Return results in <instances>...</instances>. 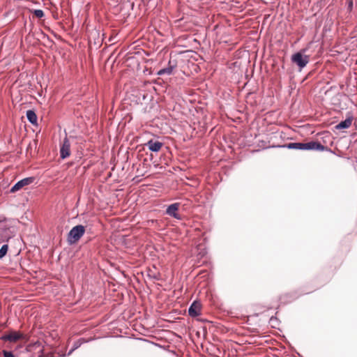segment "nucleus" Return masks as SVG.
I'll return each instance as SVG.
<instances>
[{
    "mask_svg": "<svg viewBox=\"0 0 357 357\" xmlns=\"http://www.w3.org/2000/svg\"><path fill=\"white\" fill-rule=\"evenodd\" d=\"M148 276L153 280H160V275L158 273L153 272L151 269L148 272Z\"/></svg>",
    "mask_w": 357,
    "mask_h": 357,
    "instance_id": "14",
    "label": "nucleus"
},
{
    "mask_svg": "<svg viewBox=\"0 0 357 357\" xmlns=\"http://www.w3.org/2000/svg\"><path fill=\"white\" fill-rule=\"evenodd\" d=\"M58 354H59V357H66V356H67V354H64V353L59 352Z\"/></svg>",
    "mask_w": 357,
    "mask_h": 357,
    "instance_id": "19",
    "label": "nucleus"
},
{
    "mask_svg": "<svg viewBox=\"0 0 357 357\" xmlns=\"http://www.w3.org/2000/svg\"><path fill=\"white\" fill-rule=\"evenodd\" d=\"M306 52V49H303L300 52H296L292 54L291 60V62L298 66L300 70L305 68L309 62V56L305 55L304 53Z\"/></svg>",
    "mask_w": 357,
    "mask_h": 357,
    "instance_id": "2",
    "label": "nucleus"
},
{
    "mask_svg": "<svg viewBox=\"0 0 357 357\" xmlns=\"http://www.w3.org/2000/svg\"><path fill=\"white\" fill-rule=\"evenodd\" d=\"M146 146L148 149L153 152H158L162 146V143L158 141H153V139L149 140Z\"/></svg>",
    "mask_w": 357,
    "mask_h": 357,
    "instance_id": "10",
    "label": "nucleus"
},
{
    "mask_svg": "<svg viewBox=\"0 0 357 357\" xmlns=\"http://www.w3.org/2000/svg\"><path fill=\"white\" fill-rule=\"evenodd\" d=\"M201 305L197 301H194L188 308V314L191 317H197L200 314Z\"/></svg>",
    "mask_w": 357,
    "mask_h": 357,
    "instance_id": "8",
    "label": "nucleus"
},
{
    "mask_svg": "<svg viewBox=\"0 0 357 357\" xmlns=\"http://www.w3.org/2000/svg\"><path fill=\"white\" fill-rule=\"evenodd\" d=\"M85 233V227L82 225L73 227L68 234V241L70 244L77 242Z\"/></svg>",
    "mask_w": 357,
    "mask_h": 357,
    "instance_id": "3",
    "label": "nucleus"
},
{
    "mask_svg": "<svg viewBox=\"0 0 357 357\" xmlns=\"http://www.w3.org/2000/svg\"><path fill=\"white\" fill-rule=\"evenodd\" d=\"M180 204L179 203H174L168 206V207L166 209V213L171 216L174 218L175 219L180 220L181 219V215L177 213V211L178 210Z\"/></svg>",
    "mask_w": 357,
    "mask_h": 357,
    "instance_id": "7",
    "label": "nucleus"
},
{
    "mask_svg": "<svg viewBox=\"0 0 357 357\" xmlns=\"http://www.w3.org/2000/svg\"><path fill=\"white\" fill-rule=\"evenodd\" d=\"M3 357H15L11 351H6V350L3 351Z\"/></svg>",
    "mask_w": 357,
    "mask_h": 357,
    "instance_id": "17",
    "label": "nucleus"
},
{
    "mask_svg": "<svg viewBox=\"0 0 357 357\" xmlns=\"http://www.w3.org/2000/svg\"><path fill=\"white\" fill-rule=\"evenodd\" d=\"M70 155V143L67 137L63 140L62 144L60 147V158L65 159Z\"/></svg>",
    "mask_w": 357,
    "mask_h": 357,
    "instance_id": "5",
    "label": "nucleus"
},
{
    "mask_svg": "<svg viewBox=\"0 0 357 357\" xmlns=\"http://www.w3.org/2000/svg\"><path fill=\"white\" fill-rule=\"evenodd\" d=\"M33 13L38 18H42L45 15L44 12L40 9L34 10Z\"/></svg>",
    "mask_w": 357,
    "mask_h": 357,
    "instance_id": "16",
    "label": "nucleus"
},
{
    "mask_svg": "<svg viewBox=\"0 0 357 357\" xmlns=\"http://www.w3.org/2000/svg\"><path fill=\"white\" fill-rule=\"evenodd\" d=\"M278 147L286 148L288 149H296V150H317V151H324L328 148L322 145L319 142L310 141L307 143L302 142H290L285 144Z\"/></svg>",
    "mask_w": 357,
    "mask_h": 357,
    "instance_id": "1",
    "label": "nucleus"
},
{
    "mask_svg": "<svg viewBox=\"0 0 357 357\" xmlns=\"http://www.w3.org/2000/svg\"><path fill=\"white\" fill-rule=\"evenodd\" d=\"M353 6V2L351 1L349 3V7H351Z\"/></svg>",
    "mask_w": 357,
    "mask_h": 357,
    "instance_id": "22",
    "label": "nucleus"
},
{
    "mask_svg": "<svg viewBox=\"0 0 357 357\" xmlns=\"http://www.w3.org/2000/svg\"><path fill=\"white\" fill-rule=\"evenodd\" d=\"M354 125L355 126H356V121H354Z\"/></svg>",
    "mask_w": 357,
    "mask_h": 357,
    "instance_id": "23",
    "label": "nucleus"
},
{
    "mask_svg": "<svg viewBox=\"0 0 357 357\" xmlns=\"http://www.w3.org/2000/svg\"><path fill=\"white\" fill-rule=\"evenodd\" d=\"M176 66V65L175 63L172 64V61H169L168 66L167 68H164L158 70L157 75L160 76L164 75H171L173 73V70H174Z\"/></svg>",
    "mask_w": 357,
    "mask_h": 357,
    "instance_id": "9",
    "label": "nucleus"
},
{
    "mask_svg": "<svg viewBox=\"0 0 357 357\" xmlns=\"http://www.w3.org/2000/svg\"><path fill=\"white\" fill-rule=\"evenodd\" d=\"M34 181L33 177H26L19 181H17L10 190V192L14 193L21 188H22L25 185H28L32 183Z\"/></svg>",
    "mask_w": 357,
    "mask_h": 357,
    "instance_id": "6",
    "label": "nucleus"
},
{
    "mask_svg": "<svg viewBox=\"0 0 357 357\" xmlns=\"http://www.w3.org/2000/svg\"><path fill=\"white\" fill-rule=\"evenodd\" d=\"M8 250V244H3L0 248V259H3L7 254Z\"/></svg>",
    "mask_w": 357,
    "mask_h": 357,
    "instance_id": "13",
    "label": "nucleus"
},
{
    "mask_svg": "<svg viewBox=\"0 0 357 357\" xmlns=\"http://www.w3.org/2000/svg\"><path fill=\"white\" fill-rule=\"evenodd\" d=\"M26 116L27 120L33 125L37 124V115L33 110L29 109L26 111Z\"/></svg>",
    "mask_w": 357,
    "mask_h": 357,
    "instance_id": "11",
    "label": "nucleus"
},
{
    "mask_svg": "<svg viewBox=\"0 0 357 357\" xmlns=\"http://www.w3.org/2000/svg\"><path fill=\"white\" fill-rule=\"evenodd\" d=\"M205 253H206L205 252H199V255L201 257H203V256L205 255Z\"/></svg>",
    "mask_w": 357,
    "mask_h": 357,
    "instance_id": "21",
    "label": "nucleus"
},
{
    "mask_svg": "<svg viewBox=\"0 0 357 357\" xmlns=\"http://www.w3.org/2000/svg\"><path fill=\"white\" fill-rule=\"evenodd\" d=\"M269 324H271V327L277 328V326L279 324V321L277 317H271L269 320Z\"/></svg>",
    "mask_w": 357,
    "mask_h": 357,
    "instance_id": "15",
    "label": "nucleus"
},
{
    "mask_svg": "<svg viewBox=\"0 0 357 357\" xmlns=\"http://www.w3.org/2000/svg\"><path fill=\"white\" fill-rule=\"evenodd\" d=\"M23 338V334L20 332L12 331L8 334H4L1 336L0 340L3 341H8L10 342H16L17 341Z\"/></svg>",
    "mask_w": 357,
    "mask_h": 357,
    "instance_id": "4",
    "label": "nucleus"
},
{
    "mask_svg": "<svg viewBox=\"0 0 357 357\" xmlns=\"http://www.w3.org/2000/svg\"><path fill=\"white\" fill-rule=\"evenodd\" d=\"M351 121L352 120L351 118H347L337 124L335 128L337 130L348 128L351 125Z\"/></svg>",
    "mask_w": 357,
    "mask_h": 357,
    "instance_id": "12",
    "label": "nucleus"
},
{
    "mask_svg": "<svg viewBox=\"0 0 357 357\" xmlns=\"http://www.w3.org/2000/svg\"><path fill=\"white\" fill-rule=\"evenodd\" d=\"M75 349H73V347L68 351V353L67 354V356H70L72 354V353L75 351Z\"/></svg>",
    "mask_w": 357,
    "mask_h": 357,
    "instance_id": "20",
    "label": "nucleus"
},
{
    "mask_svg": "<svg viewBox=\"0 0 357 357\" xmlns=\"http://www.w3.org/2000/svg\"><path fill=\"white\" fill-rule=\"evenodd\" d=\"M81 340H79L78 341H77L74 343L73 347V349H77L81 346V344L82 343Z\"/></svg>",
    "mask_w": 357,
    "mask_h": 357,
    "instance_id": "18",
    "label": "nucleus"
}]
</instances>
